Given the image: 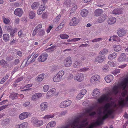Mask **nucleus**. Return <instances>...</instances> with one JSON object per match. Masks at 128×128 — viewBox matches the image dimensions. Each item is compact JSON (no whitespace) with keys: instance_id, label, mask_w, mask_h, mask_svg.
<instances>
[{"instance_id":"obj_1","label":"nucleus","mask_w":128,"mask_h":128,"mask_svg":"<svg viewBox=\"0 0 128 128\" xmlns=\"http://www.w3.org/2000/svg\"><path fill=\"white\" fill-rule=\"evenodd\" d=\"M127 85H128V76L124 79V81L121 83L117 86H114L112 90L106 94L103 95L98 99V102L101 104L104 102H110L112 99L111 96H112L113 94L116 95L118 92L124 90Z\"/></svg>"},{"instance_id":"obj_2","label":"nucleus","mask_w":128,"mask_h":128,"mask_svg":"<svg viewBox=\"0 0 128 128\" xmlns=\"http://www.w3.org/2000/svg\"><path fill=\"white\" fill-rule=\"evenodd\" d=\"M85 126L84 124H80L79 119L77 118L71 121L69 124L66 126L64 128H85ZM94 127V125H92L87 128H92Z\"/></svg>"},{"instance_id":"obj_3","label":"nucleus","mask_w":128,"mask_h":128,"mask_svg":"<svg viewBox=\"0 0 128 128\" xmlns=\"http://www.w3.org/2000/svg\"><path fill=\"white\" fill-rule=\"evenodd\" d=\"M110 106V104L109 103H107L105 105L102 113V120H104L107 118L109 115L111 114L112 113V110L109 108Z\"/></svg>"},{"instance_id":"obj_4","label":"nucleus","mask_w":128,"mask_h":128,"mask_svg":"<svg viewBox=\"0 0 128 128\" xmlns=\"http://www.w3.org/2000/svg\"><path fill=\"white\" fill-rule=\"evenodd\" d=\"M64 74V72L63 70H61L55 74L53 78L54 81L55 82H58L61 80L62 77Z\"/></svg>"},{"instance_id":"obj_5","label":"nucleus","mask_w":128,"mask_h":128,"mask_svg":"<svg viewBox=\"0 0 128 128\" xmlns=\"http://www.w3.org/2000/svg\"><path fill=\"white\" fill-rule=\"evenodd\" d=\"M100 76L98 75H95L92 76L90 79L91 83L94 85H96L99 82Z\"/></svg>"},{"instance_id":"obj_6","label":"nucleus","mask_w":128,"mask_h":128,"mask_svg":"<svg viewBox=\"0 0 128 128\" xmlns=\"http://www.w3.org/2000/svg\"><path fill=\"white\" fill-rule=\"evenodd\" d=\"M72 101L69 100H67L61 102L60 104V107L64 108L70 106L72 103Z\"/></svg>"},{"instance_id":"obj_7","label":"nucleus","mask_w":128,"mask_h":128,"mask_svg":"<svg viewBox=\"0 0 128 128\" xmlns=\"http://www.w3.org/2000/svg\"><path fill=\"white\" fill-rule=\"evenodd\" d=\"M75 80L80 82L83 80L84 78V75L82 73H80L77 74L74 78Z\"/></svg>"},{"instance_id":"obj_8","label":"nucleus","mask_w":128,"mask_h":128,"mask_svg":"<svg viewBox=\"0 0 128 128\" xmlns=\"http://www.w3.org/2000/svg\"><path fill=\"white\" fill-rule=\"evenodd\" d=\"M35 55L34 53H32L30 56H29L28 58L26 59H25L24 61H27L26 62V65L27 66L29 64L33 62L35 60V59L34 58H33V56Z\"/></svg>"},{"instance_id":"obj_9","label":"nucleus","mask_w":128,"mask_h":128,"mask_svg":"<svg viewBox=\"0 0 128 128\" xmlns=\"http://www.w3.org/2000/svg\"><path fill=\"white\" fill-rule=\"evenodd\" d=\"M56 90L55 88H52L47 92L46 95V98H49L50 97L56 95Z\"/></svg>"},{"instance_id":"obj_10","label":"nucleus","mask_w":128,"mask_h":128,"mask_svg":"<svg viewBox=\"0 0 128 128\" xmlns=\"http://www.w3.org/2000/svg\"><path fill=\"white\" fill-rule=\"evenodd\" d=\"M72 63V61L71 57H68L65 59L64 62V65L65 66H71Z\"/></svg>"},{"instance_id":"obj_11","label":"nucleus","mask_w":128,"mask_h":128,"mask_svg":"<svg viewBox=\"0 0 128 128\" xmlns=\"http://www.w3.org/2000/svg\"><path fill=\"white\" fill-rule=\"evenodd\" d=\"M23 13L22 10L20 8L16 9L14 12V14L16 15L19 17H21Z\"/></svg>"},{"instance_id":"obj_12","label":"nucleus","mask_w":128,"mask_h":128,"mask_svg":"<svg viewBox=\"0 0 128 128\" xmlns=\"http://www.w3.org/2000/svg\"><path fill=\"white\" fill-rule=\"evenodd\" d=\"M79 22L78 20L76 17H73L69 23V24L71 26H75L78 24Z\"/></svg>"},{"instance_id":"obj_13","label":"nucleus","mask_w":128,"mask_h":128,"mask_svg":"<svg viewBox=\"0 0 128 128\" xmlns=\"http://www.w3.org/2000/svg\"><path fill=\"white\" fill-rule=\"evenodd\" d=\"M105 58L104 56H99L96 57L94 60L96 62L99 63H101L104 60Z\"/></svg>"},{"instance_id":"obj_14","label":"nucleus","mask_w":128,"mask_h":128,"mask_svg":"<svg viewBox=\"0 0 128 128\" xmlns=\"http://www.w3.org/2000/svg\"><path fill=\"white\" fill-rule=\"evenodd\" d=\"M30 114L29 113L26 112L22 113L19 115V118L20 120H24L28 118Z\"/></svg>"},{"instance_id":"obj_15","label":"nucleus","mask_w":128,"mask_h":128,"mask_svg":"<svg viewBox=\"0 0 128 128\" xmlns=\"http://www.w3.org/2000/svg\"><path fill=\"white\" fill-rule=\"evenodd\" d=\"M48 57V54L45 53L40 56L38 58V60L39 62H43L45 61Z\"/></svg>"},{"instance_id":"obj_16","label":"nucleus","mask_w":128,"mask_h":128,"mask_svg":"<svg viewBox=\"0 0 128 128\" xmlns=\"http://www.w3.org/2000/svg\"><path fill=\"white\" fill-rule=\"evenodd\" d=\"M126 33V31L123 29H119L117 31V34L120 37H122Z\"/></svg>"},{"instance_id":"obj_17","label":"nucleus","mask_w":128,"mask_h":128,"mask_svg":"<svg viewBox=\"0 0 128 128\" xmlns=\"http://www.w3.org/2000/svg\"><path fill=\"white\" fill-rule=\"evenodd\" d=\"M94 108L95 107L94 106L90 108L89 109L86 110V112L90 116H92L95 115L96 114V112H91L92 111L94 110Z\"/></svg>"},{"instance_id":"obj_18","label":"nucleus","mask_w":128,"mask_h":128,"mask_svg":"<svg viewBox=\"0 0 128 128\" xmlns=\"http://www.w3.org/2000/svg\"><path fill=\"white\" fill-rule=\"evenodd\" d=\"M128 101V96L127 97L125 100L124 98H120L118 101V102L120 105L123 106Z\"/></svg>"},{"instance_id":"obj_19","label":"nucleus","mask_w":128,"mask_h":128,"mask_svg":"<svg viewBox=\"0 0 128 128\" xmlns=\"http://www.w3.org/2000/svg\"><path fill=\"white\" fill-rule=\"evenodd\" d=\"M42 96V94L41 93H36L32 96L31 98L32 100L33 101H36Z\"/></svg>"},{"instance_id":"obj_20","label":"nucleus","mask_w":128,"mask_h":128,"mask_svg":"<svg viewBox=\"0 0 128 128\" xmlns=\"http://www.w3.org/2000/svg\"><path fill=\"white\" fill-rule=\"evenodd\" d=\"M28 124L26 122H24L21 124L16 125L15 128H26Z\"/></svg>"},{"instance_id":"obj_21","label":"nucleus","mask_w":128,"mask_h":128,"mask_svg":"<svg viewBox=\"0 0 128 128\" xmlns=\"http://www.w3.org/2000/svg\"><path fill=\"white\" fill-rule=\"evenodd\" d=\"M126 57L125 54L122 53L118 58V61L119 62H123L126 60Z\"/></svg>"},{"instance_id":"obj_22","label":"nucleus","mask_w":128,"mask_h":128,"mask_svg":"<svg viewBox=\"0 0 128 128\" xmlns=\"http://www.w3.org/2000/svg\"><path fill=\"white\" fill-rule=\"evenodd\" d=\"M100 94V90L97 88L94 89L92 93V95L95 97H98Z\"/></svg>"},{"instance_id":"obj_23","label":"nucleus","mask_w":128,"mask_h":128,"mask_svg":"<svg viewBox=\"0 0 128 128\" xmlns=\"http://www.w3.org/2000/svg\"><path fill=\"white\" fill-rule=\"evenodd\" d=\"M116 21V19L114 17L110 18L108 19V24L109 25H111L114 24Z\"/></svg>"},{"instance_id":"obj_24","label":"nucleus","mask_w":128,"mask_h":128,"mask_svg":"<svg viewBox=\"0 0 128 128\" xmlns=\"http://www.w3.org/2000/svg\"><path fill=\"white\" fill-rule=\"evenodd\" d=\"M40 106L41 110L43 111L47 108L48 103L46 102H42L40 104Z\"/></svg>"},{"instance_id":"obj_25","label":"nucleus","mask_w":128,"mask_h":128,"mask_svg":"<svg viewBox=\"0 0 128 128\" xmlns=\"http://www.w3.org/2000/svg\"><path fill=\"white\" fill-rule=\"evenodd\" d=\"M106 18V14H104L100 17L97 20L99 23H101L104 22Z\"/></svg>"},{"instance_id":"obj_26","label":"nucleus","mask_w":128,"mask_h":128,"mask_svg":"<svg viewBox=\"0 0 128 128\" xmlns=\"http://www.w3.org/2000/svg\"><path fill=\"white\" fill-rule=\"evenodd\" d=\"M42 27V25L40 24L38 25L33 30L32 35L34 36L36 35V33H38V31H39L40 30V28Z\"/></svg>"},{"instance_id":"obj_27","label":"nucleus","mask_w":128,"mask_h":128,"mask_svg":"<svg viewBox=\"0 0 128 128\" xmlns=\"http://www.w3.org/2000/svg\"><path fill=\"white\" fill-rule=\"evenodd\" d=\"M113 79V76L112 75H109L105 78V80L107 83H110Z\"/></svg>"},{"instance_id":"obj_28","label":"nucleus","mask_w":128,"mask_h":128,"mask_svg":"<svg viewBox=\"0 0 128 128\" xmlns=\"http://www.w3.org/2000/svg\"><path fill=\"white\" fill-rule=\"evenodd\" d=\"M81 66V63L79 61H75L73 63V66L75 68H78Z\"/></svg>"},{"instance_id":"obj_29","label":"nucleus","mask_w":128,"mask_h":128,"mask_svg":"<svg viewBox=\"0 0 128 128\" xmlns=\"http://www.w3.org/2000/svg\"><path fill=\"white\" fill-rule=\"evenodd\" d=\"M56 124L55 121H52L49 122L47 125L46 128H50V127H53Z\"/></svg>"},{"instance_id":"obj_30","label":"nucleus","mask_w":128,"mask_h":128,"mask_svg":"<svg viewBox=\"0 0 128 128\" xmlns=\"http://www.w3.org/2000/svg\"><path fill=\"white\" fill-rule=\"evenodd\" d=\"M88 13V11L87 10L84 9L82 10L80 12L81 16L83 17H86Z\"/></svg>"},{"instance_id":"obj_31","label":"nucleus","mask_w":128,"mask_h":128,"mask_svg":"<svg viewBox=\"0 0 128 128\" xmlns=\"http://www.w3.org/2000/svg\"><path fill=\"white\" fill-rule=\"evenodd\" d=\"M10 35L8 34H3V38L4 41L6 42L9 40Z\"/></svg>"},{"instance_id":"obj_32","label":"nucleus","mask_w":128,"mask_h":128,"mask_svg":"<svg viewBox=\"0 0 128 128\" xmlns=\"http://www.w3.org/2000/svg\"><path fill=\"white\" fill-rule=\"evenodd\" d=\"M71 0H65L64 2L65 6L67 8L70 7L71 5Z\"/></svg>"},{"instance_id":"obj_33","label":"nucleus","mask_w":128,"mask_h":128,"mask_svg":"<svg viewBox=\"0 0 128 128\" xmlns=\"http://www.w3.org/2000/svg\"><path fill=\"white\" fill-rule=\"evenodd\" d=\"M44 74H40L38 75L36 78V79L38 81H42L44 78Z\"/></svg>"},{"instance_id":"obj_34","label":"nucleus","mask_w":128,"mask_h":128,"mask_svg":"<svg viewBox=\"0 0 128 128\" xmlns=\"http://www.w3.org/2000/svg\"><path fill=\"white\" fill-rule=\"evenodd\" d=\"M117 56V54L115 52H114L112 54L109 55L108 56V58L110 60L113 59L115 58Z\"/></svg>"},{"instance_id":"obj_35","label":"nucleus","mask_w":128,"mask_h":128,"mask_svg":"<svg viewBox=\"0 0 128 128\" xmlns=\"http://www.w3.org/2000/svg\"><path fill=\"white\" fill-rule=\"evenodd\" d=\"M114 50L116 52L120 51L121 49V46L120 45H114L113 46Z\"/></svg>"},{"instance_id":"obj_36","label":"nucleus","mask_w":128,"mask_h":128,"mask_svg":"<svg viewBox=\"0 0 128 128\" xmlns=\"http://www.w3.org/2000/svg\"><path fill=\"white\" fill-rule=\"evenodd\" d=\"M39 5L40 4L39 2H35L31 6L32 9L35 10L37 8Z\"/></svg>"},{"instance_id":"obj_37","label":"nucleus","mask_w":128,"mask_h":128,"mask_svg":"<svg viewBox=\"0 0 128 128\" xmlns=\"http://www.w3.org/2000/svg\"><path fill=\"white\" fill-rule=\"evenodd\" d=\"M112 13L114 14L119 15L122 13V12L120 10L118 9H116L114 10Z\"/></svg>"},{"instance_id":"obj_38","label":"nucleus","mask_w":128,"mask_h":128,"mask_svg":"<svg viewBox=\"0 0 128 128\" xmlns=\"http://www.w3.org/2000/svg\"><path fill=\"white\" fill-rule=\"evenodd\" d=\"M42 28H40V30L39 31H38V35L41 36L44 34L45 32L43 29H42Z\"/></svg>"},{"instance_id":"obj_39","label":"nucleus","mask_w":128,"mask_h":128,"mask_svg":"<svg viewBox=\"0 0 128 128\" xmlns=\"http://www.w3.org/2000/svg\"><path fill=\"white\" fill-rule=\"evenodd\" d=\"M102 12V10L100 9H98L95 10L94 13L95 15L98 16L101 14Z\"/></svg>"},{"instance_id":"obj_40","label":"nucleus","mask_w":128,"mask_h":128,"mask_svg":"<svg viewBox=\"0 0 128 128\" xmlns=\"http://www.w3.org/2000/svg\"><path fill=\"white\" fill-rule=\"evenodd\" d=\"M108 52V50L106 48H104L99 53V54L102 55L106 54Z\"/></svg>"},{"instance_id":"obj_41","label":"nucleus","mask_w":128,"mask_h":128,"mask_svg":"<svg viewBox=\"0 0 128 128\" xmlns=\"http://www.w3.org/2000/svg\"><path fill=\"white\" fill-rule=\"evenodd\" d=\"M38 120L37 119L34 118H32L31 120V122L34 126L35 125H37L36 124L38 122Z\"/></svg>"},{"instance_id":"obj_42","label":"nucleus","mask_w":128,"mask_h":128,"mask_svg":"<svg viewBox=\"0 0 128 128\" xmlns=\"http://www.w3.org/2000/svg\"><path fill=\"white\" fill-rule=\"evenodd\" d=\"M17 94L15 93H13L10 95V97L12 100L16 99L17 98Z\"/></svg>"},{"instance_id":"obj_43","label":"nucleus","mask_w":128,"mask_h":128,"mask_svg":"<svg viewBox=\"0 0 128 128\" xmlns=\"http://www.w3.org/2000/svg\"><path fill=\"white\" fill-rule=\"evenodd\" d=\"M112 39L114 41H116L118 42L120 41V38L117 36H114Z\"/></svg>"},{"instance_id":"obj_44","label":"nucleus","mask_w":128,"mask_h":128,"mask_svg":"<svg viewBox=\"0 0 128 128\" xmlns=\"http://www.w3.org/2000/svg\"><path fill=\"white\" fill-rule=\"evenodd\" d=\"M61 17V15L59 14L57 16L54 20V23L56 24L59 21Z\"/></svg>"},{"instance_id":"obj_45","label":"nucleus","mask_w":128,"mask_h":128,"mask_svg":"<svg viewBox=\"0 0 128 128\" xmlns=\"http://www.w3.org/2000/svg\"><path fill=\"white\" fill-rule=\"evenodd\" d=\"M2 19L3 20V22L5 24H7L9 23L10 20L8 18H6L4 16H3Z\"/></svg>"},{"instance_id":"obj_46","label":"nucleus","mask_w":128,"mask_h":128,"mask_svg":"<svg viewBox=\"0 0 128 128\" xmlns=\"http://www.w3.org/2000/svg\"><path fill=\"white\" fill-rule=\"evenodd\" d=\"M66 22L64 20L62 21V22L60 24L59 26L58 27V29L60 30L64 26Z\"/></svg>"},{"instance_id":"obj_47","label":"nucleus","mask_w":128,"mask_h":128,"mask_svg":"<svg viewBox=\"0 0 128 128\" xmlns=\"http://www.w3.org/2000/svg\"><path fill=\"white\" fill-rule=\"evenodd\" d=\"M30 18L31 19H33L35 17V14L33 12L31 11L29 14Z\"/></svg>"},{"instance_id":"obj_48","label":"nucleus","mask_w":128,"mask_h":128,"mask_svg":"<svg viewBox=\"0 0 128 128\" xmlns=\"http://www.w3.org/2000/svg\"><path fill=\"white\" fill-rule=\"evenodd\" d=\"M54 114H49L46 115L43 118L44 119L46 120V119H48L50 118H53L54 116Z\"/></svg>"},{"instance_id":"obj_49","label":"nucleus","mask_w":128,"mask_h":128,"mask_svg":"<svg viewBox=\"0 0 128 128\" xmlns=\"http://www.w3.org/2000/svg\"><path fill=\"white\" fill-rule=\"evenodd\" d=\"M60 36V38L62 39H67L69 37L66 34H61Z\"/></svg>"},{"instance_id":"obj_50","label":"nucleus","mask_w":128,"mask_h":128,"mask_svg":"<svg viewBox=\"0 0 128 128\" xmlns=\"http://www.w3.org/2000/svg\"><path fill=\"white\" fill-rule=\"evenodd\" d=\"M43 121L42 120H38V122L36 124L37 125H35L34 126L37 127H40L43 124Z\"/></svg>"},{"instance_id":"obj_51","label":"nucleus","mask_w":128,"mask_h":128,"mask_svg":"<svg viewBox=\"0 0 128 128\" xmlns=\"http://www.w3.org/2000/svg\"><path fill=\"white\" fill-rule=\"evenodd\" d=\"M10 120L8 119H6L2 121L3 124L5 126L7 125L9 122Z\"/></svg>"},{"instance_id":"obj_52","label":"nucleus","mask_w":128,"mask_h":128,"mask_svg":"<svg viewBox=\"0 0 128 128\" xmlns=\"http://www.w3.org/2000/svg\"><path fill=\"white\" fill-rule=\"evenodd\" d=\"M83 96H84L83 95V94L81 93L79 94L77 96L76 99L78 100H79L82 98Z\"/></svg>"},{"instance_id":"obj_53","label":"nucleus","mask_w":128,"mask_h":128,"mask_svg":"<svg viewBox=\"0 0 128 128\" xmlns=\"http://www.w3.org/2000/svg\"><path fill=\"white\" fill-rule=\"evenodd\" d=\"M77 6H74L71 9L70 11V14H71L72 13H73L77 9Z\"/></svg>"},{"instance_id":"obj_54","label":"nucleus","mask_w":128,"mask_h":128,"mask_svg":"<svg viewBox=\"0 0 128 128\" xmlns=\"http://www.w3.org/2000/svg\"><path fill=\"white\" fill-rule=\"evenodd\" d=\"M102 40L101 38H95L92 40V42H98Z\"/></svg>"},{"instance_id":"obj_55","label":"nucleus","mask_w":128,"mask_h":128,"mask_svg":"<svg viewBox=\"0 0 128 128\" xmlns=\"http://www.w3.org/2000/svg\"><path fill=\"white\" fill-rule=\"evenodd\" d=\"M17 29H14L13 30H12L10 33V34L11 36L13 37L14 36V34L16 32Z\"/></svg>"},{"instance_id":"obj_56","label":"nucleus","mask_w":128,"mask_h":128,"mask_svg":"<svg viewBox=\"0 0 128 128\" xmlns=\"http://www.w3.org/2000/svg\"><path fill=\"white\" fill-rule=\"evenodd\" d=\"M120 72V70L119 69H116L114 70L112 72V74L115 76L116 74Z\"/></svg>"},{"instance_id":"obj_57","label":"nucleus","mask_w":128,"mask_h":128,"mask_svg":"<svg viewBox=\"0 0 128 128\" xmlns=\"http://www.w3.org/2000/svg\"><path fill=\"white\" fill-rule=\"evenodd\" d=\"M56 47L57 46H56L53 45L51 47L48 48L47 50H50L51 51H52L55 49Z\"/></svg>"},{"instance_id":"obj_58","label":"nucleus","mask_w":128,"mask_h":128,"mask_svg":"<svg viewBox=\"0 0 128 128\" xmlns=\"http://www.w3.org/2000/svg\"><path fill=\"white\" fill-rule=\"evenodd\" d=\"M49 86L48 85H46L43 87L44 91V92H46L49 89Z\"/></svg>"},{"instance_id":"obj_59","label":"nucleus","mask_w":128,"mask_h":128,"mask_svg":"<svg viewBox=\"0 0 128 128\" xmlns=\"http://www.w3.org/2000/svg\"><path fill=\"white\" fill-rule=\"evenodd\" d=\"M89 70V68L88 67L84 68H81L79 70L80 72H85L88 71Z\"/></svg>"},{"instance_id":"obj_60","label":"nucleus","mask_w":128,"mask_h":128,"mask_svg":"<svg viewBox=\"0 0 128 128\" xmlns=\"http://www.w3.org/2000/svg\"><path fill=\"white\" fill-rule=\"evenodd\" d=\"M14 57L11 55L9 56L6 58V60L8 61H11L13 59Z\"/></svg>"},{"instance_id":"obj_61","label":"nucleus","mask_w":128,"mask_h":128,"mask_svg":"<svg viewBox=\"0 0 128 128\" xmlns=\"http://www.w3.org/2000/svg\"><path fill=\"white\" fill-rule=\"evenodd\" d=\"M46 8V6L44 4L41 5L39 9L42 10H44Z\"/></svg>"},{"instance_id":"obj_62","label":"nucleus","mask_w":128,"mask_h":128,"mask_svg":"<svg viewBox=\"0 0 128 128\" xmlns=\"http://www.w3.org/2000/svg\"><path fill=\"white\" fill-rule=\"evenodd\" d=\"M74 78V76L71 74H70L68 78V80H71Z\"/></svg>"},{"instance_id":"obj_63","label":"nucleus","mask_w":128,"mask_h":128,"mask_svg":"<svg viewBox=\"0 0 128 128\" xmlns=\"http://www.w3.org/2000/svg\"><path fill=\"white\" fill-rule=\"evenodd\" d=\"M30 103L29 102H25L23 104V106L25 107H27L30 104Z\"/></svg>"},{"instance_id":"obj_64","label":"nucleus","mask_w":128,"mask_h":128,"mask_svg":"<svg viewBox=\"0 0 128 128\" xmlns=\"http://www.w3.org/2000/svg\"><path fill=\"white\" fill-rule=\"evenodd\" d=\"M101 119V118L100 117H99L98 118V120L96 122V124L98 125H99L100 124L101 122V121L100 120Z\"/></svg>"}]
</instances>
